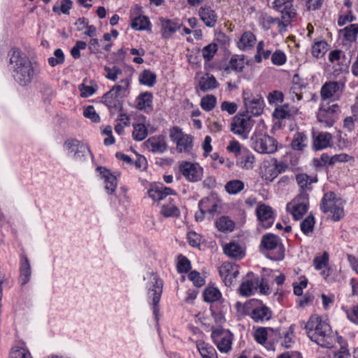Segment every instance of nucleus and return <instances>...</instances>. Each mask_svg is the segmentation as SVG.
Segmentation results:
<instances>
[{"label": "nucleus", "instance_id": "48", "mask_svg": "<svg viewBox=\"0 0 358 358\" xmlns=\"http://www.w3.org/2000/svg\"><path fill=\"white\" fill-rule=\"evenodd\" d=\"M329 256L327 252H324L321 256H316L313 260L315 268L316 270L327 268L329 266Z\"/></svg>", "mask_w": 358, "mask_h": 358}, {"label": "nucleus", "instance_id": "29", "mask_svg": "<svg viewBox=\"0 0 358 358\" xmlns=\"http://www.w3.org/2000/svg\"><path fill=\"white\" fill-rule=\"evenodd\" d=\"M24 261L22 262L20 268V278L19 281L22 285H26L30 279L31 276V266L29 262L27 257H23Z\"/></svg>", "mask_w": 358, "mask_h": 358}, {"label": "nucleus", "instance_id": "9", "mask_svg": "<svg viewBox=\"0 0 358 358\" xmlns=\"http://www.w3.org/2000/svg\"><path fill=\"white\" fill-rule=\"evenodd\" d=\"M233 334L228 330L222 329H214L212 338L221 352L227 353L231 350Z\"/></svg>", "mask_w": 358, "mask_h": 358}, {"label": "nucleus", "instance_id": "34", "mask_svg": "<svg viewBox=\"0 0 358 358\" xmlns=\"http://www.w3.org/2000/svg\"><path fill=\"white\" fill-rule=\"evenodd\" d=\"M339 90V85L336 82L325 83L321 89V96L323 99L331 98Z\"/></svg>", "mask_w": 358, "mask_h": 358}, {"label": "nucleus", "instance_id": "10", "mask_svg": "<svg viewBox=\"0 0 358 358\" xmlns=\"http://www.w3.org/2000/svg\"><path fill=\"white\" fill-rule=\"evenodd\" d=\"M179 171L187 180L192 182L201 180L203 176V168L189 162H182L179 166Z\"/></svg>", "mask_w": 358, "mask_h": 358}, {"label": "nucleus", "instance_id": "18", "mask_svg": "<svg viewBox=\"0 0 358 358\" xmlns=\"http://www.w3.org/2000/svg\"><path fill=\"white\" fill-rule=\"evenodd\" d=\"M144 144L152 152L162 153L167 149V144L163 136H152Z\"/></svg>", "mask_w": 358, "mask_h": 358}, {"label": "nucleus", "instance_id": "2", "mask_svg": "<svg viewBox=\"0 0 358 358\" xmlns=\"http://www.w3.org/2000/svg\"><path fill=\"white\" fill-rule=\"evenodd\" d=\"M9 55L16 82L22 86L30 83L35 73L31 61L17 48L12 49Z\"/></svg>", "mask_w": 358, "mask_h": 358}, {"label": "nucleus", "instance_id": "13", "mask_svg": "<svg viewBox=\"0 0 358 358\" xmlns=\"http://www.w3.org/2000/svg\"><path fill=\"white\" fill-rule=\"evenodd\" d=\"M293 0H275L273 7L282 14V18L286 22H290L296 16L295 9L292 2Z\"/></svg>", "mask_w": 358, "mask_h": 358}, {"label": "nucleus", "instance_id": "61", "mask_svg": "<svg viewBox=\"0 0 358 358\" xmlns=\"http://www.w3.org/2000/svg\"><path fill=\"white\" fill-rule=\"evenodd\" d=\"M189 279L193 282L194 285L200 287L204 285L205 280L200 275V273L196 271H192L189 273Z\"/></svg>", "mask_w": 358, "mask_h": 358}, {"label": "nucleus", "instance_id": "43", "mask_svg": "<svg viewBox=\"0 0 358 358\" xmlns=\"http://www.w3.org/2000/svg\"><path fill=\"white\" fill-rule=\"evenodd\" d=\"M229 66L226 67L225 71H228L229 69L234 70L238 72L243 71L244 68V58L238 55H234L231 57L229 61Z\"/></svg>", "mask_w": 358, "mask_h": 358}, {"label": "nucleus", "instance_id": "28", "mask_svg": "<svg viewBox=\"0 0 358 358\" xmlns=\"http://www.w3.org/2000/svg\"><path fill=\"white\" fill-rule=\"evenodd\" d=\"M217 86L218 83L217 80L210 73H206L204 76L200 78L199 88L203 92L215 89Z\"/></svg>", "mask_w": 358, "mask_h": 358}, {"label": "nucleus", "instance_id": "47", "mask_svg": "<svg viewBox=\"0 0 358 358\" xmlns=\"http://www.w3.org/2000/svg\"><path fill=\"white\" fill-rule=\"evenodd\" d=\"M217 50L218 46L215 43H211L205 46L202 49V56L205 61L210 62L217 52Z\"/></svg>", "mask_w": 358, "mask_h": 358}, {"label": "nucleus", "instance_id": "17", "mask_svg": "<svg viewBox=\"0 0 358 358\" xmlns=\"http://www.w3.org/2000/svg\"><path fill=\"white\" fill-rule=\"evenodd\" d=\"M256 213L258 219L265 228H268L273 224L274 220L273 213L270 206L262 204L257 207Z\"/></svg>", "mask_w": 358, "mask_h": 358}, {"label": "nucleus", "instance_id": "63", "mask_svg": "<svg viewBox=\"0 0 358 358\" xmlns=\"http://www.w3.org/2000/svg\"><path fill=\"white\" fill-rule=\"evenodd\" d=\"M221 109L223 111H227L229 114H234L238 108L237 104L234 102L223 101L221 104Z\"/></svg>", "mask_w": 358, "mask_h": 358}, {"label": "nucleus", "instance_id": "25", "mask_svg": "<svg viewBox=\"0 0 358 358\" xmlns=\"http://www.w3.org/2000/svg\"><path fill=\"white\" fill-rule=\"evenodd\" d=\"M268 331L270 333L267 331L266 328L265 327H259L255 331V339L259 344H264L268 337H271L273 336H280V333L278 329H274L273 328H269Z\"/></svg>", "mask_w": 358, "mask_h": 358}, {"label": "nucleus", "instance_id": "15", "mask_svg": "<svg viewBox=\"0 0 358 358\" xmlns=\"http://www.w3.org/2000/svg\"><path fill=\"white\" fill-rule=\"evenodd\" d=\"M150 280L152 283V287L150 289V291L152 292V304L154 306V313L157 317V314L159 312L158 303L160 301L161 295L162 293L163 289V283L161 280H159L157 275L152 273L150 275Z\"/></svg>", "mask_w": 358, "mask_h": 358}, {"label": "nucleus", "instance_id": "1", "mask_svg": "<svg viewBox=\"0 0 358 358\" xmlns=\"http://www.w3.org/2000/svg\"><path fill=\"white\" fill-rule=\"evenodd\" d=\"M308 337L322 348H333L336 336L331 326L317 315H311L305 324Z\"/></svg>", "mask_w": 358, "mask_h": 358}, {"label": "nucleus", "instance_id": "50", "mask_svg": "<svg viewBox=\"0 0 358 358\" xmlns=\"http://www.w3.org/2000/svg\"><path fill=\"white\" fill-rule=\"evenodd\" d=\"M54 56L48 58V64L51 66H55L59 64H62L64 62V55L63 51L58 48L54 52Z\"/></svg>", "mask_w": 358, "mask_h": 358}, {"label": "nucleus", "instance_id": "64", "mask_svg": "<svg viewBox=\"0 0 358 358\" xmlns=\"http://www.w3.org/2000/svg\"><path fill=\"white\" fill-rule=\"evenodd\" d=\"M78 87L82 97H88L96 92V90L92 86H88L84 84L80 85Z\"/></svg>", "mask_w": 358, "mask_h": 358}, {"label": "nucleus", "instance_id": "11", "mask_svg": "<svg viewBox=\"0 0 358 358\" xmlns=\"http://www.w3.org/2000/svg\"><path fill=\"white\" fill-rule=\"evenodd\" d=\"M339 106L334 103L327 108L321 107L317 113V120L320 122L325 124L327 127H331L338 119Z\"/></svg>", "mask_w": 358, "mask_h": 358}, {"label": "nucleus", "instance_id": "7", "mask_svg": "<svg viewBox=\"0 0 358 358\" xmlns=\"http://www.w3.org/2000/svg\"><path fill=\"white\" fill-rule=\"evenodd\" d=\"M260 248L266 250L278 249L273 255H266V257L274 261H280L284 258V250L282 245L279 244V238L273 234H266L262 238Z\"/></svg>", "mask_w": 358, "mask_h": 358}, {"label": "nucleus", "instance_id": "27", "mask_svg": "<svg viewBox=\"0 0 358 358\" xmlns=\"http://www.w3.org/2000/svg\"><path fill=\"white\" fill-rule=\"evenodd\" d=\"M65 145L71 152H74V158L76 159L85 157L86 148L80 145L78 141L76 139L68 140L65 142Z\"/></svg>", "mask_w": 358, "mask_h": 358}, {"label": "nucleus", "instance_id": "33", "mask_svg": "<svg viewBox=\"0 0 358 358\" xmlns=\"http://www.w3.org/2000/svg\"><path fill=\"white\" fill-rule=\"evenodd\" d=\"M307 136L303 132H297L294 134L291 142V148L294 150L302 151L306 147Z\"/></svg>", "mask_w": 358, "mask_h": 358}, {"label": "nucleus", "instance_id": "37", "mask_svg": "<svg viewBox=\"0 0 358 358\" xmlns=\"http://www.w3.org/2000/svg\"><path fill=\"white\" fill-rule=\"evenodd\" d=\"M331 139V135L329 133H320L314 141V148L315 150H322L327 148Z\"/></svg>", "mask_w": 358, "mask_h": 358}, {"label": "nucleus", "instance_id": "54", "mask_svg": "<svg viewBox=\"0 0 358 358\" xmlns=\"http://www.w3.org/2000/svg\"><path fill=\"white\" fill-rule=\"evenodd\" d=\"M178 271L180 273H186L191 269L189 260L184 256H180L177 265Z\"/></svg>", "mask_w": 358, "mask_h": 358}, {"label": "nucleus", "instance_id": "56", "mask_svg": "<svg viewBox=\"0 0 358 358\" xmlns=\"http://www.w3.org/2000/svg\"><path fill=\"white\" fill-rule=\"evenodd\" d=\"M271 61L275 65L281 66L286 62V56L281 50L275 51L271 56Z\"/></svg>", "mask_w": 358, "mask_h": 358}, {"label": "nucleus", "instance_id": "26", "mask_svg": "<svg viewBox=\"0 0 358 358\" xmlns=\"http://www.w3.org/2000/svg\"><path fill=\"white\" fill-rule=\"evenodd\" d=\"M252 319L258 322L264 320H269L272 316L271 310L266 306H262L259 308H255L251 313Z\"/></svg>", "mask_w": 358, "mask_h": 358}, {"label": "nucleus", "instance_id": "32", "mask_svg": "<svg viewBox=\"0 0 358 358\" xmlns=\"http://www.w3.org/2000/svg\"><path fill=\"white\" fill-rule=\"evenodd\" d=\"M102 102L112 111L113 109L120 108V111L122 110V106H120L118 96L113 94L112 92L108 91L102 97Z\"/></svg>", "mask_w": 358, "mask_h": 358}, {"label": "nucleus", "instance_id": "53", "mask_svg": "<svg viewBox=\"0 0 358 358\" xmlns=\"http://www.w3.org/2000/svg\"><path fill=\"white\" fill-rule=\"evenodd\" d=\"M314 224V217L309 215L301 223V229L305 234H308L313 231Z\"/></svg>", "mask_w": 358, "mask_h": 358}, {"label": "nucleus", "instance_id": "22", "mask_svg": "<svg viewBox=\"0 0 358 358\" xmlns=\"http://www.w3.org/2000/svg\"><path fill=\"white\" fill-rule=\"evenodd\" d=\"M224 252L228 257L235 259H241L245 256L243 249L236 242L226 244L224 247Z\"/></svg>", "mask_w": 358, "mask_h": 358}, {"label": "nucleus", "instance_id": "59", "mask_svg": "<svg viewBox=\"0 0 358 358\" xmlns=\"http://www.w3.org/2000/svg\"><path fill=\"white\" fill-rule=\"evenodd\" d=\"M87 47V43L83 41H78L76 45L71 48V54L74 59H78L80 57V50H85Z\"/></svg>", "mask_w": 358, "mask_h": 358}, {"label": "nucleus", "instance_id": "23", "mask_svg": "<svg viewBox=\"0 0 358 358\" xmlns=\"http://www.w3.org/2000/svg\"><path fill=\"white\" fill-rule=\"evenodd\" d=\"M160 22L162 26V34L164 38H170L180 28V24L171 20L160 18Z\"/></svg>", "mask_w": 358, "mask_h": 358}, {"label": "nucleus", "instance_id": "46", "mask_svg": "<svg viewBox=\"0 0 358 358\" xmlns=\"http://www.w3.org/2000/svg\"><path fill=\"white\" fill-rule=\"evenodd\" d=\"M161 213L165 217H178L180 215V210L175 205L172 203L164 204L162 206Z\"/></svg>", "mask_w": 358, "mask_h": 358}, {"label": "nucleus", "instance_id": "12", "mask_svg": "<svg viewBox=\"0 0 358 358\" xmlns=\"http://www.w3.org/2000/svg\"><path fill=\"white\" fill-rule=\"evenodd\" d=\"M296 180L300 187V194L297 196L299 200L308 201V194L306 191L312 189V184L317 181V178H313L306 173H299L296 176Z\"/></svg>", "mask_w": 358, "mask_h": 358}, {"label": "nucleus", "instance_id": "58", "mask_svg": "<svg viewBox=\"0 0 358 358\" xmlns=\"http://www.w3.org/2000/svg\"><path fill=\"white\" fill-rule=\"evenodd\" d=\"M84 116L90 119L93 122H98L100 121V117L94 110L93 106H87L84 110Z\"/></svg>", "mask_w": 358, "mask_h": 358}, {"label": "nucleus", "instance_id": "21", "mask_svg": "<svg viewBox=\"0 0 358 358\" xmlns=\"http://www.w3.org/2000/svg\"><path fill=\"white\" fill-rule=\"evenodd\" d=\"M97 170L99 171L100 175L104 178V182L106 184L105 189L109 194L113 193L117 187V178L113 176L109 170L98 167Z\"/></svg>", "mask_w": 358, "mask_h": 358}, {"label": "nucleus", "instance_id": "14", "mask_svg": "<svg viewBox=\"0 0 358 358\" xmlns=\"http://www.w3.org/2000/svg\"><path fill=\"white\" fill-rule=\"evenodd\" d=\"M219 273L223 278L225 285L229 287L239 274L238 266L235 264L224 263L221 266Z\"/></svg>", "mask_w": 358, "mask_h": 358}, {"label": "nucleus", "instance_id": "49", "mask_svg": "<svg viewBox=\"0 0 358 358\" xmlns=\"http://www.w3.org/2000/svg\"><path fill=\"white\" fill-rule=\"evenodd\" d=\"M215 104L216 98L214 95H206L201 101V108L206 111L212 110L215 108Z\"/></svg>", "mask_w": 358, "mask_h": 358}, {"label": "nucleus", "instance_id": "39", "mask_svg": "<svg viewBox=\"0 0 358 358\" xmlns=\"http://www.w3.org/2000/svg\"><path fill=\"white\" fill-rule=\"evenodd\" d=\"M203 299L206 302H214L218 301L222 295L218 289L209 287H207L203 292Z\"/></svg>", "mask_w": 358, "mask_h": 358}, {"label": "nucleus", "instance_id": "31", "mask_svg": "<svg viewBox=\"0 0 358 358\" xmlns=\"http://www.w3.org/2000/svg\"><path fill=\"white\" fill-rule=\"evenodd\" d=\"M256 41L255 36L251 31H246L243 34L238 43V48L242 50H245L252 48Z\"/></svg>", "mask_w": 358, "mask_h": 358}, {"label": "nucleus", "instance_id": "5", "mask_svg": "<svg viewBox=\"0 0 358 358\" xmlns=\"http://www.w3.org/2000/svg\"><path fill=\"white\" fill-rule=\"evenodd\" d=\"M170 138L176 143V148L179 152H189L193 147V136L185 134L180 128L173 127L170 130Z\"/></svg>", "mask_w": 358, "mask_h": 358}, {"label": "nucleus", "instance_id": "4", "mask_svg": "<svg viewBox=\"0 0 358 358\" xmlns=\"http://www.w3.org/2000/svg\"><path fill=\"white\" fill-rule=\"evenodd\" d=\"M242 96L248 114L259 116L263 113L264 103L262 96L254 95L249 90H243Z\"/></svg>", "mask_w": 358, "mask_h": 358}, {"label": "nucleus", "instance_id": "36", "mask_svg": "<svg viewBox=\"0 0 358 358\" xmlns=\"http://www.w3.org/2000/svg\"><path fill=\"white\" fill-rule=\"evenodd\" d=\"M343 33L345 41L354 42L358 35V24H351L340 31Z\"/></svg>", "mask_w": 358, "mask_h": 358}, {"label": "nucleus", "instance_id": "51", "mask_svg": "<svg viewBox=\"0 0 358 358\" xmlns=\"http://www.w3.org/2000/svg\"><path fill=\"white\" fill-rule=\"evenodd\" d=\"M264 42L259 41L257 44V54L255 56V61L258 63H260L262 62V56H263V57L264 59H268L271 54V50H264Z\"/></svg>", "mask_w": 358, "mask_h": 358}, {"label": "nucleus", "instance_id": "30", "mask_svg": "<svg viewBox=\"0 0 358 358\" xmlns=\"http://www.w3.org/2000/svg\"><path fill=\"white\" fill-rule=\"evenodd\" d=\"M196 347L202 358H217L215 348L205 342L201 341H197Z\"/></svg>", "mask_w": 358, "mask_h": 358}, {"label": "nucleus", "instance_id": "60", "mask_svg": "<svg viewBox=\"0 0 358 358\" xmlns=\"http://www.w3.org/2000/svg\"><path fill=\"white\" fill-rule=\"evenodd\" d=\"M122 85H116L113 87V88L110 90V92H112L113 94L117 95V96H120V94L122 92H124L127 90L129 85V81L128 79H124L121 80Z\"/></svg>", "mask_w": 358, "mask_h": 358}, {"label": "nucleus", "instance_id": "6", "mask_svg": "<svg viewBox=\"0 0 358 358\" xmlns=\"http://www.w3.org/2000/svg\"><path fill=\"white\" fill-rule=\"evenodd\" d=\"M320 208L324 213H331L334 221L340 220L344 215L343 209L338 204L336 194L332 192L324 194Z\"/></svg>", "mask_w": 358, "mask_h": 358}, {"label": "nucleus", "instance_id": "20", "mask_svg": "<svg viewBox=\"0 0 358 358\" xmlns=\"http://www.w3.org/2000/svg\"><path fill=\"white\" fill-rule=\"evenodd\" d=\"M200 19L203 22L206 26L214 27L217 20V15L215 11L210 6H203L199 10Z\"/></svg>", "mask_w": 358, "mask_h": 358}, {"label": "nucleus", "instance_id": "45", "mask_svg": "<svg viewBox=\"0 0 358 358\" xmlns=\"http://www.w3.org/2000/svg\"><path fill=\"white\" fill-rule=\"evenodd\" d=\"M132 136L134 140L141 141L144 140L148 136V129L145 124H137L134 125Z\"/></svg>", "mask_w": 358, "mask_h": 358}, {"label": "nucleus", "instance_id": "42", "mask_svg": "<svg viewBox=\"0 0 358 358\" xmlns=\"http://www.w3.org/2000/svg\"><path fill=\"white\" fill-rule=\"evenodd\" d=\"M328 50V43L325 41L315 42L312 46V54L315 57L320 58Z\"/></svg>", "mask_w": 358, "mask_h": 358}, {"label": "nucleus", "instance_id": "3", "mask_svg": "<svg viewBox=\"0 0 358 358\" xmlns=\"http://www.w3.org/2000/svg\"><path fill=\"white\" fill-rule=\"evenodd\" d=\"M254 149L262 154H273L277 151V141L266 134H255L252 138Z\"/></svg>", "mask_w": 358, "mask_h": 358}, {"label": "nucleus", "instance_id": "16", "mask_svg": "<svg viewBox=\"0 0 358 358\" xmlns=\"http://www.w3.org/2000/svg\"><path fill=\"white\" fill-rule=\"evenodd\" d=\"M307 203L308 201L299 200L297 196L292 203L287 205V210L292 213L294 220H300L307 211Z\"/></svg>", "mask_w": 358, "mask_h": 358}, {"label": "nucleus", "instance_id": "19", "mask_svg": "<svg viewBox=\"0 0 358 358\" xmlns=\"http://www.w3.org/2000/svg\"><path fill=\"white\" fill-rule=\"evenodd\" d=\"M148 196L154 201H159L169 195L176 194L173 189L164 186L162 184L151 187L148 190Z\"/></svg>", "mask_w": 358, "mask_h": 358}, {"label": "nucleus", "instance_id": "44", "mask_svg": "<svg viewBox=\"0 0 358 358\" xmlns=\"http://www.w3.org/2000/svg\"><path fill=\"white\" fill-rule=\"evenodd\" d=\"M150 24L148 17L141 15L133 20L131 26L136 30H145L149 27Z\"/></svg>", "mask_w": 358, "mask_h": 358}, {"label": "nucleus", "instance_id": "35", "mask_svg": "<svg viewBox=\"0 0 358 358\" xmlns=\"http://www.w3.org/2000/svg\"><path fill=\"white\" fill-rule=\"evenodd\" d=\"M157 76L149 69H145L141 72L139 76V82L141 84L152 87L156 83Z\"/></svg>", "mask_w": 358, "mask_h": 358}, {"label": "nucleus", "instance_id": "38", "mask_svg": "<svg viewBox=\"0 0 358 358\" xmlns=\"http://www.w3.org/2000/svg\"><path fill=\"white\" fill-rule=\"evenodd\" d=\"M216 227L222 232L232 231L234 229V222L228 217L222 216L217 220Z\"/></svg>", "mask_w": 358, "mask_h": 358}, {"label": "nucleus", "instance_id": "62", "mask_svg": "<svg viewBox=\"0 0 358 358\" xmlns=\"http://www.w3.org/2000/svg\"><path fill=\"white\" fill-rule=\"evenodd\" d=\"M350 159H352V157L345 153L335 155L332 156L329 159V164L334 165L336 162H348Z\"/></svg>", "mask_w": 358, "mask_h": 358}, {"label": "nucleus", "instance_id": "40", "mask_svg": "<svg viewBox=\"0 0 358 358\" xmlns=\"http://www.w3.org/2000/svg\"><path fill=\"white\" fill-rule=\"evenodd\" d=\"M255 162V157L253 155L248 152L241 154V157L237 162L238 165L245 169H250L253 167Z\"/></svg>", "mask_w": 358, "mask_h": 358}, {"label": "nucleus", "instance_id": "24", "mask_svg": "<svg viewBox=\"0 0 358 358\" xmlns=\"http://www.w3.org/2000/svg\"><path fill=\"white\" fill-rule=\"evenodd\" d=\"M152 94L149 92L141 93L136 98L137 108L140 110L150 112L152 110Z\"/></svg>", "mask_w": 358, "mask_h": 358}, {"label": "nucleus", "instance_id": "55", "mask_svg": "<svg viewBox=\"0 0 358 358\" xmlns=\"http://www.w3.org/2000/svg\"><path fill=\"white\" fill-rule=\"evenodd\" d=\"M10 358H31V354L23 348L16 347L11 350Z\"/></svg>", "mask_w": 358, "mask_h": 358}, {"label": "nucleus", "instance_id": "8", "mask_svg": "<svg viewBox=\"0 0 358 358\" xmlns=\"http://www.w3.org/2000/svg\"><path fill=\"white\" fill-rule=\"evenodd\" d=\"M252 127L250 116L248 114H238L233 117L231 123V130L243 138H247Z\"/></svg>", "mask_w": 358, "mask_h": 358}, {"label": "nucleus", "instance_id": "52", "mask_svg": "<svg viewBox=\"0 0 358 358\" xmlns=\"http://www.w3.org/2000/svg\"><path fill=\"white\" fill-rule=\"evenodd\" d=\"M104 70L107 73L106 78L113 81H115L118 75L122 73V71L117 66H113L112 67L106 66Z\"/></svg>", "mask_w": 358, "mask_h": 358}, {"label": "nucleus", "instance_id": "57", "mask_svg": "<svg viewBox=\"0 0 358 358\" xmlns=\"http://www.w3.org/2000/svg\"><path fill=\"white\" fill-rule=\"evenodd\" d=\"M254 288V284L251 280H247L243 282L239 288V291L241 295L248 296L252 294Z\"/></svg>", "mask_w": 358, "mask_h": 358}, {"label": "nucleus", "instance_id": "41", "mask_svg": "<svg viewBox=\"0 0 358 358\" xmlns=\"http://www.w3.org/2000/svg\"><path fill=\"white\" fill-rule=\"evenodd\" d=\"M244 183L240 180H232L225 185L226 191L230 194H236L243 190Z\"/></svg>", "mask_w": 358, "mask_h": 358}]
</instances>
